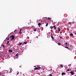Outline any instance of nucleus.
Masks as SVG:
<instances>
[{"instance_id": "f257e3e1", "label": "nucleus", "mask_w": 76, "mask_h": 76, "mask_svg": "<svg viewBox=\"0 0 76 76\" xmlns=\"http://www.w3.org/2000/svg\"><path fill=\"white\" fill-rule=\"evenodd\" d=\"M11 38H12L11 39V40H13V39H15V36L14 35H12L10 36Z\"/></svg>"}, {"instance_id": "f03ea898", "label": "nucleus", "mask_w": 76, "mask_h": 76, "mask_svg": "<svg viewBox=\"0 0 76 76\" xmlns=\"http://www.w3.org/2000/svg\"><path fill=\"white\" fill-rule=\"evenodd\" d=\"M70 73H71V75H73L75 74V73H73V71L71 72Z\"/></svg>"}, {"instance_id": "7ed1b4c3", "label": "nucleus", "mask_w": 76, "mask_h": 76, "mask_svg": "<svg viewBox=\"0 0 76 76\" xmlns=\"http://www.w3.org/2000/svg\"><path fill=\"white\" fill-rule=\"evenodd\" d=\"M5 45H2L1 47H2V48H4V50L5 49V47L4 46Z\"/></svg>"}, {"instance_id": "20e7f679", "label": "nucleus", "mask_w": 76, "mask_h": 76, "mask_svg": "<svg viewBox=\"0 0 76 76\" xmlns=\"http://www.w3.org/2000/svg\"><path fill=\"white\" fill-rule=\"evenodd\" d=\"M51 37L52 38V39H54V37L52 36V33L51 34Z\"/></svg>"}, {"instance_id": "39448f33", "label": "nucleus", "mask_w": 76, "mask_h": 76, "mask_svg": "<svg viewBox=\"0 0 76 76\" xmlns=\"http://www.w3.org/2000/svg\"><path fill=\"white\" fill-rule=\"evenodd\" d=\"M62 75H66V73L65 72H62L61 73Z\"/></svg>"}, {"instance_id": "423d86ee", "label": "nucleus", "mask_w": 76, "mask_h": 76, "mask_svg": "<svg viewBox=\"0 0 76 76\" xmlns=\"http://www.w3.org/2000/svg\"><path fill=\"white\" fill-rule=\"evenodd\" d=\"M9 52H10V53H12V52H13V51L12 50H8Z\"/></svg>"}, {"instance_id": "0eeeda50", "label": "nucleus", "mask_w": 76, "mask_h": 76, "mask_svg": "<svg viewBox=\"0 0 76 76\" xmlns=\"http://www.w3.org/2000/svg\"><path fill=\"white\" fill-rule=\"evenodd\" d=\"M22 43L21 42V43L18 44V45H22Z\"/></svg>"}, {"instance_id": "6e6552de", "label": "nucleus", "mask_w": 76, "mask_h": 76, "mask_svg": "<svg viewBox=\"0 0 76 76\" xmlns=\"http://www.w3.org/2000/svg\"><path fill=\"white\" fill-rule=\"evenodd\" d=\"M38 67H36L34 69V70H38Z\"/></svg>"}, {"instance_id": "1a4fd4ad", "label": "nucleus", "mask_w": 76, "mask_h": 76, "mask_svg": "<svg viewBox=\"0 0 76 76\" xmlns=\"http://www.w3.org/2000/svg\"><path fill=\"white\" fill-rule=\"evenodd\" d=\"M75 23V22L73 21L71 23H72V24H74Z\"/></svg>"}, {"instance_id": "9d476101", "label": "nucleus", "mask_w": 76, "mask_h": 76, "mask_svg": "<svg viewBox=\"0 0 76 76\" xmlns=\"http://www.w3.org/2000/svg\"><path fill=\"white\" fill-rule=\"evenodd\" d=\"M23 44H27V42H24Z\"/></svg>"}, {"instance_id": "9b49d317", "label": "nucleus", "mask_w": 76, "mask_h": 76, "mask_svg": "<svg viewBox=\"0 0 76 76\" xmlns=\"http://www.w3.org/2000/svg\"><path fill=\"white\" fill-rule=\"evenodd\" d=\"M41 25V24L40 23H38V25H39V26H40Z\"/></svg>"}, {"instance_id": "f8f14e48", "label": "nucleus", "mask_w": 76, "mask_h": 76, "mask_svg": "<svg viewBox=\"0 0 76 76\" xmlns=\"http://www.w3.org/2000/svg\"><path fill=\"white\" fill-rule=\"evenodd\" d=\"M58 32H60V28H58Z\"/></svg>"}, {"instance_id": "ddd939ff", "label": "nucleus", "mask_w": 76, "mask_h": 76, "mask_svg": "<svg viewBox=\"0 0 76 76\" xmlns=\"http://www.w3.org/2000/svg\"><path fill=\"white\" fill-rule=\"evenodd\" d=\"M58 45H61V43H58Z\"/></svg>"}, {"instance_id": "4468645a", "label": "nucleus", "mask_w": 76, "mask_h": 76, "mask_svg": "<svg viewBox=\"0 0 76 76\" xmlns=\"http://www.w3.org/2000/svg\"><path fill=\"white\" fill-rule=\"evenodd\" d=\"M18 54H19V53H17V54L15 55V56H16V57H18Z\"/></svg>"}, {"instance_id": "2eb2a0df", "label": "nucleus", "mask_w": 76, "mask_h": 76, "mask_svg": "<svg viewBox=\"0 0 76 76\" xmlns=\"http://www.w3.org/2000/svg\"><path fill=\"white\" fill-rule=\"evenodd\" d=\"M50 29H53V27L52 26H51L50 27Z\"/></svg>"}, {"instance_id": "dca6fc26", "label": "nucleus", "mask_w": 76, "mask_h": 76, "mask_svg": "<svg viewBox=\"0 0 76 76\" xmlns=\"http://www.w3.org/2000/svg\"><path fill=\"white\" fill-rule=\"evenodd\" d=\"M53 28H54L55 29H56V27L55 26H53Z\"/></svg>"}, {"instance_id": "f3484780", "label": "nucleus", "mask_w": 76, "mask_h": 76, "mask_svg": "<svg viewBox=\"0 0 76 76\" xmlns=\"http://www.w3.org/2000/svg\"><path fill=\"white\" fill-rule=\"evenodd\" d=\"M9 43V41H8L7 43V44H8Z\"/></svg>"}, {"instance_id": "a211bd4d", "label": "nucleus", "mask_w": 76, "mask_h": 76, "mask_svg": "<svg viewBox=\"0 0 76 76\" xmlns=\"http://www.w3.org/2000/svg\"><path fill=\"white\" fill-rule=\"evenodd\" d=\"M70 35H71V36H73V34L72 33L70 34Z\"/></svg>"}, {"instance_id": "6ab92c4d", "label": "nucleus", "mask_w": 76, "mask_h": 76, "mask_svg": "<svg viewBox=\"0 0 76 76\" xmlns=\"http://www.w3.org/2000/svg\"><path fill=\"white\" fill-rule=\"evenodd\" d=\"M61 67H63V65L61 64Z\"/></svg>"}, {"instance_id": "aec40b11", "label": "nucleus", "mask_w": 76, "mask_h": 76, "mask_svg": "<svg viewBox=\"0 0 76 76\" xmlns=\"http://www.w3.org/2000/svg\"><path fill=\"white\" fill-rule=\"evenodd\" d=\"M65 48H69V50H70V49H69V48H68L67 47H66Z\"/></svg>"}, {"instance_id": "412c9836", "label": "nucleus", "mask_w": 76, "mask_h": 76, "mask_svg": "<svg viewBox=\"0 0 76 76\" xmlns=\"http://www.w3.org/2000/svg\"><path fill=\"white\" fill-rule=\"evenodd\" d=\"M48 26V23H47L46 25V26Z\"/></svg>"}, {"instance_id": "4be33fe9", "label": "nucleus", "mask_w": 76, "mask_h": 76, "mask_svg": "<svg viewBox=\"0 0 76 76\" xmlns=\"http://www.w3.org/2000/svg\"><path fill=\"white\" fill-rule=\"evenodd\" d=\"M67 71H68V72L70 71V69H67Z\"/></svg>"}, {"instance_id": "5701e85b", "label": "nucleus", "mask_w": 76, "mask_h": 76, "mask_svg": "<svg viewBox=\"0 0 76 76\" xmlns=\"http://www.w3.org/2000/svg\"><path fill=\"white\" fill-rule=\"evenodd\" d=\"M34 31H37V30H36V29H34Z\"/></svg>"}, {"instance_id": "b1692460", "label": "nucleus", "mask_w": 76, "mask_h": 76, "mask_svg": "<svg viewBox=\"0 0 76 76\" xmlns=\"http://www.w3.org/2000/svg\"><path fill=\"white\" fill-rule=\"evenodd\" d=\"M71 65H72V64H69V66H71Z\"/></svg>"}, {"instance_id": "393cba45", "label": "nucleus", "mask_w": 76, "mask_h": 76, "mask_svg": "<svg viewBox=\"0 0 76 76\" xmlns=\"http://www.w3.org/2000/svg\"><path fill=\"white\" fill-rule=\"evenodd\" d=\"M38 69H41V67H38Z\"/></svg>"}, {"instance_id": "a878e982", "label": "nucleus", "mask_w": 76, "mask_h": 76, "mask_svg": "<svg viewBox=\"0 0 76 76\" xmlns=\"http://www.w3.org/2000/svg\"><path fill=\"white\" fill-rule=\"evenodd\" d=\"M50 18H48V20H49V19H50Z\"/></svg>"}, {"instance_id": "bb28decb", "label": "nucleus", "mask_w": 76, "mask_h": 76, "mask_svg": "<svg viewBox=\"0 0 76 76\" xmlns=\"http://www.w3.org/2000/svg\"><path fill=\"white\" fill-rule=\"evenodd\" d=\"M21 33H22V32L21 31H20L19 34H21Z\"/></svg>"}, {"instance_id": "cd10ccee", "label": "nucleus", "mask_w": 76, "mask_h": 76, "mask_svg": "<svg viewBox=\"0 0 76 76\" xmlns=\"http://www.w3.org/2000/svg\"><path fill=\"white\" fill-rule=\"evenodd\" d=\"M49 76H52V75H51V74H50V75H49Z\"/></svg>"}, {"instance_id": "c85d7f7f", "label": "nucleus", "mask_w": 76, "mask_h": 76, "mask_svg": "<svg viewBox=\"0 0 76 76\" xmlns=\"http://www.w3.org/2000/svg\"><path fill=\"white\" fill-rule=\"evenodd\" d=\"M22 29H20V31H22Z\"/></svg>"}, {"instance_id": "c756f323", "label": "nucleus", "mask_w": 76, "mask_h": 76, "mask_svg": "<svg viewBox=\"0 0 76 76\" xmlns=\"http://www.w3.org/2000/svg\"><path fill=\"white\" fill-rule=\"evenodd\" d=\"M60 34H62V31H60Z\"/></svg>"}, {"instance_id": "7c9ffc66", "label": "nucleus", "mask_w": 76, "mask_h": 76, "mask_svg": "<svg viewBox=\"0 0 76 76\" xmlns=\"http://www.w3.org/2000/svg\"><path fill=\"white\" fill-rule=\"evenodd\" d=\"M66 45H67V42H66L65 43Z\"/></svg>"}, {"instance_id": "2f4dec72", "label": "nucleus", "mask_w": 76, "mask_h": 76, "mask_svg": "<svg viewBox=\"0 0 76 76\" xmlns=\"http://www.w3.org/2000/svg\"><path fill=\"white\" fill-rule=\"evenodd\" d=\"M19 72H18V73H17V75H18V74H19Z\"/></svg>"}, {"instance_id": "473e14b6", "label": "nucleus", "mask_w": 76, "mask_h": 76, "mask_svg": "<svg viewBox=\"0 0 76 76\" xmlns=\"http://www.w3.org/2000/svg\"><path fill=\"white\" fill-rule=\"evenodd\" d=\"M60 38H62V37H60Z\"/></svg>"}, {"instance_id": "72a5a7b5", "label": "nucleus", "mask_w": 76, "mask_h": 76, "mask_svg": "<svg viewBox=\"0 0 76 76\" xmlns=\"http://www.w3.org/2000/svg\"><path fill=\"white\" fill-rule=\"evenodd\" d=\"M8 40H9V38H8V39H7Z\"/></svg>"}, {"instance_id": "f704fd0d", "label": "nucleus", "mask_w": 76, "mask_h": 76, "mask_svg": "<svg viewBox=\"0 0 76 76\" xmlns=\"http://www.w3.org/2000/svg\"><path fill=\"white\" fill-rule=\"evenodd\" d=\"M11 72H12V71H10V73H11Z\"/></svg>"}, {"instance_id": "c9c22d12", "label": "nucleus", "mask_w": 76, "mask_h": 76, "mask_svg": "<svg viewBox=\"0 0 76 76\" xmlns=\"http://www.w3.org/2000/svg\"><path fill=\"white\" fill-rule=\"evenodd\" d=\"M6 39H7V37L6 38Z\"/></svg>"}, {"instance_id": "e433bc0d", "label": "nucleus", "mask_w": 76, "mask_h": 76, "mask_svg": "<svg viewBox=\"0 0 76 76\" xmlns=\"http://www.w3.org/2000/svg\"><path fill=\"white\" fill-rule=\"evenodd\" d=\"M75 34H76V33H75Z\"/></svg>"}, {"instance_id": "4c0bfd02", "label": "nucleus", "mask_w": 76, "mask_h": 76, "mask_svg": "<svg viewBox=\"0 0 76 76\" xmlns=\"http://www.w3.org/2000/svg\"><path fill=\"white\" fill-rule=\"evenodd\" d=\"M15 31H14V32H15Z\"/></svg>"}, {"instance_id": "58836bf2", "label": "nucleus", "mask_w": 76, "mask_h": 76, "mask_svg": "<svg viewBox=\"0 0 76 76\" xmlns=\"http://www.w3.org/2000/svg\"><path fill=\"white\" fill-rule=\"evenodd\" d=\"M37 38H38V37H37Z\"/></svg>"}]
</instances>
